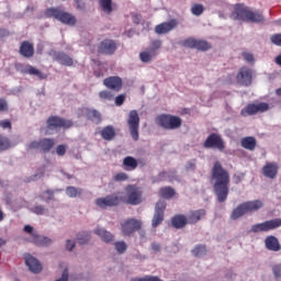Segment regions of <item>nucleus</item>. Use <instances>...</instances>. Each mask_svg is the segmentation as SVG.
Returning <instances> with one entry per match:
<instances>
[{
	"label": "nucleus",
	"mask_w": 281,
	"mask_h": 281,
	"mask_svg": "<svg viewBox=\"0 0 281 281\" xmlns=\"http://www.w3.org/2000/svg\"><path fill=\"white\" fill-rule=\"evenodd\" d=\"M203 148L220 150V153H223L225 150V140L220 134L211 133L204 140Z\"/></svg>",
	"instance_id": "obj_8"
},
{
	"label": "nucleus",
	"mask_w": 281,
	"mask_h": 281,
	"mask_svg": "<svg viewBox=\"0 0 281 281\" xmlns=\"http://www.w3.org/2000/svg\"><path fill=\"white\" fill-rule=\"evenodd\" d=\"M156 124L166 131H177V128H181L183 120L172 114H160L156 117Z\"/></svg>",
	"instance_id": "obj_6"
},
{
	"label": "nucleus",
	"mask_w": 281,
	"mask_h": 281,
	"mask_svg": "<svg viewBox=\"0 0 281 281\" xmlns=\"http://www.w3.org/2000/svg\"><path fill=\"white\" fill-rule=\"evenodd\" d=\"M241 56L246 63H254V54L244 52Z\"/></svg>",
	"instance_id": "obj_52"
},
{
	"label": "nucleus",
	"mask_w": 281,
	"mask_h": 281,
	"mask_svg": "<svg viewBox=\"0 0 281 281\" xmlns=\"http://www.w3.org/2000/svg\"><path fill=\"white\" fill-rule=\"evenodd\" d=\"M100 8L106 14H111L113 12V1L112 0H99Z\"/></svg>",
	"instance_id": "obj_36"
},
{
	"label": "nucleus",
	"mask_w": 281,
	"mask_h": 281,
	"mask_svg": "<svg viewBox=\"0 0 281 281\" xmlns=\"http://www.w3.org/2000/svg\"><path fill=\"white\" fill-rule=\"evenodd\" d=\"M41 199H43V201H46V203H48V201H53L54 191H52V190L44 191Z\"/></svg>",
	"instance_id": "obj_45"
},
{
	"label": "nucleus",
	"mask_w": 281,
	"mask_h": 281,
	"mask_svg": "<svg viewBox=\"0 0 281 281\" xmlns=\"http://www.w3.org/2000/svg\"><path fill=\"white\" fill-rule=\"evenodd\" d=\"M124 102H126V94H119L114 100L116 106H122Z\"/></svg>",
	"instance_id": "obj_49"
},
{
	"label": "nucleus",
	"mask_w": 281,
	"mask_h": 281,
	"mask_svg": "<svg viewBox=\"0 0 281 281\" xmlns=\"http://www.w3.org/2000/svg\"><path fill=\"white\" fill-rule=\"evenodd\" d=\"M75 3H77V7H78L80 10H83L85 3H82V0H75Z\"/></svg>",
	"instance_id": "obj_59"
},
{
	"label": "nucleus",
	"mask_w": 281,
	"mask_h": 281,
	"mask_svg": "<svg viewBox=\"0 0 281 281\" xmlns=\"http://www.w3.org/2000/svg\"><path fill=\"white\" fill-rule=\"evenodd\" d=\"M241 148H245L246 150L254 151L256 150V146H258V142L256 140V137L254 136H246L241 138L240 140Z\"/></svg>",
	"instance_id": "obj_30"
},
{
	"label": "nucleus",
	"mask_w": 281,
	"mask_h": 281,
	"mask_svg": "<svg viewBox=\"0 0 281 281\" xmlns=\"http://www.w3.org/2000/svg\"><path fill=\"white\" fill-rule=\"evenodd\" d=\"M74 247H76V244L72 243L70 239H68V240L66 241V249H67L68 251H71V250L74 249Z\"/></svg>",
	"instance_id": "obj_56"
},
{
	"label": "nucleus",
	"mask_w": 281,
	"mask_h": 281,
	"mask_svg": "<svg viewBox=\"0 0 281 281\" xmlns=\"http://www.w3.org/2000/svg\"><path fill=\"white\" fill-rule=\"evenodd\" d=\"M187 170H194L196 168V164L195 162H192V161H189L187 162Z\"/></svg>",
	"instance_id": "obj_57"
},
{
	"label": "nucleus",
	"mask_w": 281,
	"mask_h": 281,
	"mask_svg": "<svg viewBox=\"0 0 281 281\" xmlns=\"http://www.w3.org/2000/svg\"><path fill=\"white\" fill-rule=\"evenodd\" d=\"M53 60H56L59 65H64V67H71L74 65V58L65 52H55L53 54Z\"/></svg>",
	"instance_id": "obj_24"
},
{
	"label": "nucleus",
	"mask_w": 281,
	"mask_h": 281,
	"mask_svg": "<svg viewBox=\"0 0 281 281\" xmlns=\"http://www.w3.org/2000/svg\"><path fill=\"white\" fill-rule=\"evenodd\" d=\"M211 177L214 180L213 189L218 203H225L229 196V171L223 168L221 161H215L211 169Z\"/></svg>",
	"instance_id": "obj_1"
},
{
	"label": "nucleus",
	"mask_w": 281,
	"mask_h": 281,
	"mask_svg": "<svg viewBox=\"0 0 281 281\" xmlns=\"http://www.w3.org/2000/svg\"><path fill=\"white\" fill-rule=\"evenodd\" d=\"M237 85L249 87L254 80V72L248 67H241L236 76Z\"/></svg>",
	"instance_id": "obj_17"
},
{
	"label": "nucleus",
	"mask_w": 281,
	"mask_h": 281,
	"mask_svg": "<svg viewBox=\"0 0 281 281\" xmlns=\"http://www.w3.org/2000/svg\"><path fill=\"white\" fill-rule=\"evenodd\" d=\"M117 52V43L113 40H103L99 43L98 53L103 54L104 56H113Z\"/></svg>",
	"instance_id": "obj_18"
},
{
	"label": "nucleus",
	"mask_w": 281,
	"mask_h": 281,
	"mask_svg": "<svg viewBox=\"0 0 281 281\" xmlns=\"http://www.w3.org/2000/svg\"><path fill=\"white\" fill-rule=\"evenodd\" d=\"M66 194L70 199H76V196H80L82 194V189H78L76 187H68L66 189Z\"/></svg>",
	"instance_id": "obj_38"
},
{
	"label": "nucleus",
	"mask_w": 281,
	"mask_h": 281,
	"mask_svg": "<svg viewBox=\"0 0 281 281\" xmlns=\"http://www.w3.org/2000/svg\"><path fill=\"white\" fill-rule=\"evenodd\" d=\"M104 87L111 89L112 91H122V78L120 77H108L103 80Z\"/></svg>",
	"instance_id": "obj_26"
},
{
	"label": "nucleus",
	"mask_w": 281,
	"mask_h": 281,
	"mask_svg": "<svg viewBox=\"0 0 281 281\" xmlns=\"http://www.w3.org/2000/svg\"><path fill=\"white\" fill-rule=\"evenodd\" d=\"M56 146V142L54 138H42L40 140H34L30 143L29 148L31 149H37L41 150L42 153H49L52 148Z\"/></svg>",
	"instance_id": "obj_16"
},
{
	"label": "nucleus",
	"mask_w": 281,
	"mask_h": 281,
	"mask_svg": "<svg viewBox=\"0 0 281 281\" xmlns=\"http://www.w3.org/2000/svg\"><path fill=\"white\" fill-rule=\"evenodd\" d=\"M276 64L281 67V55L276 57Z\"/></svg>",
	"instance_id": "obj_62"
},
{
	"label": "nucleus",
	"mask_w": 281,
	"mask_h": 281,
	"mask_svg": "<svg viewBox=\"0 0 281 281\" xmlns=\"http://www.w3.org/2000/svg\"><path fill=\"white\" fill-rule=\"evenodd\" d=\"M168 173L166 172V171H161L159 175H158V181H164L165 179H166V176H167Z\"/></svg>",
	"instance_id": "obj_58"
},
{
	"label": "nucleus",
	"mask_w": 281,
	"mask_h": 281,
	"mask_svg": "<svg viewBox=\"0 0 281 281\" xmlns=\"http://www.w3.org/2000/svg\"><path fill=\"white\" fill-rule=\"evenodd\" d=\"M114 181H128V175L126 172H119L114 176Z\"/></svg>",
	"instance_id": "obj_48"
},
{
	"label": "nucleus",
	"mask_w": 281,
	"mask_h": 281,
	"mask_svg": "<svg viewBox=\"0 0 281 281\" xmlns=\"http://www.w3.org/2000/svg\"><path fill=\"white\" fill-rule=\"evenodd\" d=\"M114 248L116 249L117 254H124L128 249V246L126 245V241H115Z\"/></svg>",
	"instance_id": "obj_42"
},
{
	"label": "nucleus",
	"mask_w": 281,
	"mask_h": 281,
	"mask_svg": "<svg viewBox=\"0 0 281 281\" xmlns=\"http://www.w3.org/2000/svg\"><path fill=\"white\" fill-rule=\"evenodd\" d=\"M100 135L105 142H111L112 139H115V128L111 125H108L103 127V130L100 132Z\"/></svg>",
	"instance_id": "obj_34"
},
{
	"label": "nucleus",
	"mask_w": 281,
	"mask_h": 281,
	"mask_svg": "<svg viewBox=\"0 0 281 281\" xmlns=\"http://www.w3.org/2000/svg\"><path fill=\"white\" fill-rule=\"evenodd\" d=\"M45 16L48 19H56V21H59L64 25H76L77 23L76 16L69 12H66L60 7H52L46 9Z\"/></svg>",
	"instance_id": "obj_3"
},
{
	"label": "nucleus",
	"mask_w": 281,
	"mask_h": 281,
	"mask_svg": "<svg viewBox=\"0 0 281 281\" xmlns=\"http://www.w3.org/2000/svg\"><path fill=\"white\" fill-rule=\"evenodd\" d=\"M67 153V145H58L56 147V155H58V157H65Z\"/></svg>",
	"instance_id": "obj_47"
},
{
	"label": "nucleus",
	"mask_w": 281,
	"mask_h": 281,
	"mask_svg": "<svg viewBox=\"0 0 281 281\" xmlns=\"http://www.w3.org/2000/svg\"><path fill=\"white\" fill-rule=\"evenodd\" d=\"M19 52L23 58H32L34 57V44L29 41H24L21 43Z\"/></svg>",
	"instance_id": "obj_27"
},
{
	"label": "nucleus",
	"mask_w": 281,
	"mask_h": 281,
	"mask_svg": "<svg viewBox=\"0 0 281 281\" xmlns=\"http://www.w3.org/2000/svg\"><path fill=\"white\" fill-rule=\"evenodd\" d=\"M193 256H195L196 258H201L202 256H205V254H207V249L205 248V246L203 245H198L194 247V249L192 250Z\"/></svg>",
	"instance_id": "obj_39"
},
{
	"label": "nucleus",
	"mask_w": 281,
	"mask_h": 281,
	"mask_svg": "<svg viewBox=\"0 0 281 281\" xmlns=\"http://www.w3.org/2000/svg\"><path fill=\"white\" fill-rule=\"evenodd\" d=\"M24 261L26 267H29L32 273H41L43 271V265L36 258L32 257L30 254L24 255Z\"/></svg>",
	"instance_id": "obj_20"
},
{
	"label": "nucleus",
	"mask_w": 281,
	"mask_h": 281,
	"mask_svg": "<svg viewBox=\"0 0 281 281\" xmlns=\"http://www.w3.org/2000/svg\"><path fill=\"white\" fill-rule=\"evenodd\" d=\"M32 212H33V214H37L38 216H41V215L45 214V212H47V210L43 205H35L32 207Z\"/></svg>",
	"instance_id": "obj_46"
},
{
	"label": "nucleus",
	"mask_w": 281,
	"mask_h": 281,
	"mask_svg": "<svg viewBox=\"0 0 281 281\" xmlns=\"http://www.w3.org/2000/svg\"><path fill=\"white\" fill-rule=\"evenodd\" d=\"M265 245L268 251H280L281 249L280 240L273 235L266 237Z\"/></svg>",
	"instance_id": "obj_28"
},
{
	"label": "nucleus",
	"mask_w": 281,
	"mask_h": 281,
	"mask_svg": "<svg viewBox=\"0 0 281 281\" xmlns=\"http://www.w3.org/2000/svg\"><path fill=\"white\" fill-rule=\"evenodd\" d=\"M139 229H142V222L139 220L130 218L121 224V231L123 236H132V234H135V232H139Z\"/></svg>",
	"instance_id": "obj_14"
},
{
	"label": "nucleus",
	"mask_w": 281,
	"mask_h": 281,
	"mask_svg": "<svg viewBox=\"0 0 281 281\" xmlns=\"http://www.w3.org/2000/svg\"><path fill=\"white\" fill-rule=\"evenodd\" d=\"M276 94H277V95H281V88H279V89L276 90Z\"/></svg>",
	"instance_id": "obj_64"
},
{
	"label": "nucleus",
	"mask_w": 281,
	"mask_h": 281,
	"mask_svg": "<svg viewBox=\"0 0 281 281\" xmlns=\"http://www.w3.org/2000/svg\"><path fill=\"white\" fill-rule=\"evenodd\" d=\"M155 56H157L155 49L145 50L139 54L142 63H150V60H153Z\"/></svg>",
	"instance_id": "obj_35"
},
{
	"label": "nucleus",
	"mask_w": 281,
	"mask_h": 281,
	"mask_svg": "<svg viewBox=\"0 0 281 281\" xmlns=\"http://www.w3.org/2000/svg\"><path fill=\"white\" fill-rule=\"evenodd\" d=\"M191 12L194 16H201V14L205 12V7H203V4L195 3L191 7Z\"/></svg>",
	"instance_id": "obj_40"
},
{
	"label": "nucleus",
	"mask_w": 281,
	"mask_h": 281,
	"mask_svg": "<svg viewBox=\"0 0 281 281\" xmlns=\"http://www.w3.org/2000/svg\"><path fill=\"white\" fill-rule=\"evenodd\" d=\"M24 232L26 234H32L33 243H34V245H37V247H47L52 243V239H49L48 237H42V236L33 234L34 227H32L31 225H25Z\"/></svg>",
	"instance_id": "obj_19"
},
{
	"label": "nucleus",
	"mask_w": 281,
	"mask_h": 281,
	"mask_svg": "<svg viewBox=\"0 0 281 281\" xmlns=\"http://www.w3.org/2000/svg\"><path fill=\"white\" fill-rule=\"evenodd\" d=\"M87 120L93 122L94 124H100L102 122V114L98 110L87 109L86 110Z\"/></svg>",
	"instance_id": "obj_32"
},
{
	"label": "nucleus",
	"mask_w": 281,
	"mask_h": 281,
	"mask_svg": "<svg viewBox=\"0 0 281 281\" xmlns=\"http://www.w3.org/2000/svg\"><path fill=\"white\" fill-rule=\"evenodd\" d=\"M231 19H233V21H244L245 23H265L262 12L250 10L249 7L244 3L234 5Z\"/></svg>",
	"instance_id": "obj_2"
},
{
	"label": "nucleus",
	"mask_w": 281,
	"mask_h": 281,
	"mask_svg": "<svg viewBox=\"0 0 281 281\" xmlns=\"http://www.w3.org/2000/svg\"><path fill=\"white\" fill-rule=\"evenodd\" d=\"M278 170H280L278 162H267L261 169L263 177L267 179H276Z\"/></svg>",
	"instance_id": "obj_22"
},
{
	"label": "nucleus",
	"mask_w": 281,
	"mask_h": 281,
	"mask_svg": "<svg viewBox=\"0 0 281 281\" xmlns=\"http://www.w3.org/2000/svg\"><path fill=\"white\" fill-rule=\"evenodd\" d=\"M8 111V101L0 99V112Z\"/></svg>",
	"instance_id": "obj_55"
},
{
	"label": "nucleus",
	"mask_w": 281,
	"mask_h": 281,
	"mask_svg": "<svg viewBox=\"0 0 281 281\" xmlns=\"http://www.w3.org/2000/svg\"><path fill=\"white\" fill-rule=\"evenodd\" d=\"M99 98L104 102H111V100H113V92L109 90H102L99 92Z\"/></svg>",
	"instance_id": "obj_41"
},
{
	"label": "nucleus",
	"mask_w": 281,
	"mask_h": 281,
	"mask_svg": "<svg viewBox=\"0 0 281 281\" xmlns=\"http://www.w3.org/2000/svg\"><path fill=\"white\" fill-rule=\"evenodd\" d=\"M235 183H238L240 181V176H234Z\"/></svg>",
	"instance_id": "obj_63"
},
{
	"label": "nucleus",
	"mask_w": 281,
	"mask_h": 281,
	"mask_svg": "<svg viewBox=\"0 0 281 281\" xmlns=\"http://www.w3.org/2000/svg\"><path fill=\"white\" fill-rule=\"evenodd\" d=\"M266 111H269L268 103H250L240 111V115H243V117H247L249 115H256L257 113H265Z\"/></svg>",
	"instance_id": "obj_13"
},
{
	"label": "nucleus",
	"mask_w": 281,
	"mask_h": 281,
	"mask_svg": "<svg viewBox=\"0 0 281 281\" xmlns=\"http://www.w3.org/2000/svg\"><path fill=\"white\" fill-rule=\"evenodd\" d=\"M18 69H19V71H21V74H27L29 76H36L40 80H45V78H47V76H45L43 74V71L35 68L32 65L24 66V65L20 64Z\"/></svg>",
	"instance_id": "obj_21"
},
{
	"label": "nucleus",
	"mask_w": 281,
	"mask_h": 281,
	"mask_svg": "<svg viewBox=\"0 0 281 281\" xmlns=\"http://www.w3.org/2000/svg\"><path fill=\"white\" fill-rule=\"evenodd\" d=\"M171 224L176 229H183L186 225H190L188 222V216L183 214H177L171 218Z\"/></svg>",
	"instance_id": "obj_29"
},
{
	"label": "nucleus",
	"mask_w": 281,
	"mask_h": 281,
	"mask_svg": "<svg viewBox=\"0 0 281 281\" xmlns=\"http://www.w3.org/2000/svg\"><path fill=\"white\" fill-rule=\"evenodd\" d=\"M127 126L132 139L137 142L139 139V113L137 110H131L127 117Z\"/></svg>",
	"instance_id": "obj_7"
},
{
	"label": "nucleus",
	"mask_w": 281,
	"mask_h": 281,
	"mask_svg": "<svg viewBox=\"0 0 281 281\" xmlns=\"http://www.w3.org/2000/svg\"><path fill=\"white\" fill-rule=\"evenodd\" d=\"M151 249H153L154 251H159V249H161V246H159V244H153V245H151Z\"/></svg>",
	"instance_id": "obj_60"
},
{
	"label": "nucleus",
	"mask_w": 281,
	"mask_h": 281,
	"mask_svg": "<svg viewBox=\"0 0 281 281\" xmlns=\"http://www.w3.org/2000/svg\"><path fill=\"white\" fill-rule=\"evenodd\" d=\"M179 25L177 20H170L169 22H162L155 27L156 34H168V32H172L175 27Z\"/></svg>",
	"instance_id": "obj_25"
},
{
	"label": "nucleus",
	"mask_w": 281,
	"mask_h": 281,
	"mask_svg": "<svg viewBox=\"0 0 281 281\" xmlns=\"http://www.w3.org/2000/svg\"><path fill=\"white\" fill-rule=\"evenodd\" d=\"M278 227H281V218H274V220L255 224L251 226L250 232H252V234H260V233L278 229Z\"/></svg>",
	"instance_id": "obj_10"
},
{
	"label": "nucleus",
	"mask_w": 281,
	"mask_h": 281,
	"mask_svg": "<svg viewBox=\"0 0 281 281\" xmlns=\"http://www.w3.org/2000/svg\"><path fill=\"white\" fill-rule=\"evenodd\" d=\"M137 166H139V162L135 157L133 156H127L123 159V168L127 171L131 172L133 170H137Z\"/></svg>",
	"instance_id": "obj_31"
},
{
	"label": "nucleus",
	"mask_w": 281,
	"mask_h": 281,
	"mask_svg": "<svg viewBox=\"0 0 281 281\" xmlns=\"http://www.w3.org/2000/svg\"><path fill=\"white\" fill-rule=\"evenodd\" d=\"M272 273L274 278H281V265H276L272 267Z\"/></svg>",
	"instance_id": "obj_51"
},
{
	"label": "nucleus",
	"mask_w": 281,
	"mask_h": 281,
	"mask_svg": "<svg viewBox=\"0 0 281 281\" xmlns=\"http://www.w3.org/2000/svg\"><path fill=\"white\" fill-rule=\"evenodd\" d=\"M122 203V198L117 193H112L105 198H99L95 200V205L101 207V210H106V207H115Z\"/></svg>",
	"instance_id": "obj_11"
},
{
	"label": "nucleus",
	"mask_w": 281,
	"mask_h": 281,
	"mask_svg": "<svg viewBox=\"0 0 281 281\" xmlns=\"http://www.w3.org/2000/svg\"><path fill=\"white\" fill-rule=\"evenodd\" d=\"M94 234L100 236L103 243H113V234L104 228H97L94 229Z\"/></svg>",
	"instance_id": "obj_33"
},
{
	"label": "nucleus",
	"mask_w": 281,
	"mask_h": 281,
	"mask_svg": "<svg viewBox=\"0 0 281 281\" xmlns=\"http://www.w3.org/2000/svg\"><path fill=\"white\" fill-rule=\"evenodd\" d=\"M271 43H273V45H278L279 47H281V34H274L270 37Z\"/></svg>",
	"instance_id": "obj_50"
},
{
	"label": "nucleus",
	"mask_w": 281,
	"mask_h": 281,
	"mask_svg": "<svg viewBox=\"0 0 281 281\" xmlns=\"http://www.w3.org/2000/svg\"><path fill=\"white\" fill-rule=\"evenodd\" d=\"M9 34L8 30H0V36H8Z\"/></svg>",
	"instance_id": "obj_61"
},
{
	"label": "nucleus",
	"mask_w": 281,
	"mask_h": 281,
	"mask_svg": "<svg viewBox=\"0 0 281 281\" xmlns=\"http://www.w3.org/2000/svg\"><path fill=\"white\" fill-rule=\"evenodd\" d=\"M8 148H10V139L3 135H0V150H8Z\"/></svg>",
	"instance_id": "obj_44"
},
{
	"label": "nucleus",
	"mask_w": 281,
	"mask_h": 281,
	"mask_svg": "<svg viewBox=\"0 0 281 281\" xmlns=\"http://www.w3.org/2000/svg\"><path fill=\"white\" fill-rule=\"evenodd\" d=\"M161 48V41L156 40L151 43L150 49H154L155 53L157 54V49Z\"/></svg>",
	"instance_id": "obj_54"
},
{
	"label": "nucleus",
	"mask_w": 281,
	"mask_h": 281,
	"mask_svg": "<svg viewBox=\"0 0 281 281\" xmlns=\"http://www.w3.org/2000/svg\"><path fill=\"white\" fill-rule=\"evenodd\" d=\"M0 127L8 128L9 131H12V123L9 120L0 121Z\"/></svg>",
	"instance_id": "obj_53"
},
{
	"label": "nucleus",
	"mask_w": 281,
	"mask_h": 281,
	"mask_svg": "<svg viewBox=\"0 0 281 281\" xmlns=\"http://www.w3.org/2000/svg\"><path fill=\"white\" fill-rule=\"evenodd\" d=\"M206 214H207V211H205L204 209L190 211L187 215V221L189 225H196L199 221H203V218H205Z\"/></svg>",
	"instance_id": "obj_23"
},
{
	"label": "nucleus",
	"mask_w": 281,
	"mask_h": 281,
	"mask_svg": "<svg viewBox=\"0 0 281 281\" xmlns=\"http://www.w3.org/2000/svg\"><path fill=\"white\" fill-rule=\"evenodd\" d=\"M183 47H189L190 49H198L199 52H207L212 48V45L207 41L196 40L194 37H189L182 42Z\"/></svg>",
	"instance_id": "obj_12"
},
{
	"label": "nucleus",
	"mask_w": 281,
	"mask_h": 281,
	"mask_svg": "<svg viewBox=\"0 0 281 281\" xmlns=\"http://www.w3.org/2000/svg\"><path fill=\"white\" fill-rule=\"evenodd\" d=\"M167 203L164 200H160L155 205V213L151 220L153 227H159L164 223V214L166 212Z\"/></svg>",
	"instance_id": "obj_15"
},
{
	"label": "nucleus",
	"mask_w": 281,
	"mask_h": 281,
	"mask_svg": "<svg viewBox=\"0 0 281 281\" xmlns=\"http://www.w3.org/2000/svg\"><path fill=\"white\" fill-rule=\"evenodd\" d=\"M74 126L71 120L63 119L60 116L52 115L46 121V135H54L58 133L60 128L67 130Z\"/></svg>",
	"instance_id": "obj_4"
},
{
	"label": "nucleus",
	"mask_w": 281,
	"mask_h": 281,
	"mask_svg": "<svg viewBox=\"0 0 281 281\" xmlns=\"http://www.w3.org/2000/svg\"><path fill=\"white\" fill-rule=\"evenodd\" d=\"M175 194H177V192L170 187H165L160 189V196H162V199H172Z\"/></svg>",
	"instance_id": "obj_37"
},
{
	"label": "nucleus",
	"mask_w": 281,
	"mask_h": 281,
	"mask_svg": "<svg viewBox=\"0 0 281 281\" xmlns=\"http://www.w3.org/2000/svg\"><path fill=\"white\" fill-rule=\"evenodd\" d=\"M126 192V203L128 205H139L144 199L142 198L144 192L142 189L135 184H130L125 189Z\"/></svg>",
	"instance_id": "obj_9"
},
{
	"label": "nucleus",
	"mask_w": 281,
	"mask_h": 281,
	"mask_svg": "<svg viewBox=\"0 0 281 281\" xmlns=\"http://www.w3.org/2000/svg\"><path fill=\"white\" fill-rule=\"evenodd\" d=\"M77 240L79 245H85V243H89V240H91V235L89 233H81L78 235Z\"/></svg>",
	"instance_id": "obj_43"
},
{
	"label": "nucleus",
	"mask_w": 281,
	"mask_h": 281,
	"mask_svg": "<svg viewBox=\"0 0 281 281\" xmlns=\"http://www.w3.org/2000/svg\"><path fill=\"white\" fill-rule=\"evenodd\" d=\"M262 209V201H247L239 204L236 209L233 210L231 214L232 221H238L241 216H245L248 212H258V210Z\"/></svg>",
	"instance_id": "obj_5"
}]
</instances>
